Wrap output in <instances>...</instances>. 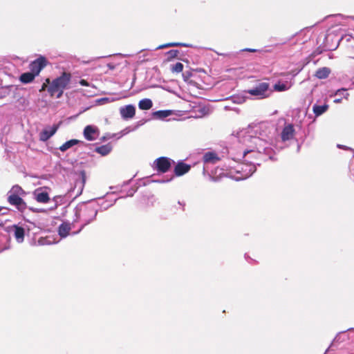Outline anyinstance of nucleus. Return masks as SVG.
I'll use <instances>...</instances> for the list:
<instances>
[{
  "mask_svg": "<svg viewBox=\"0 0 354 354\" xmlns=\"http://www.w3.org/2000/svg\"><path fill=\"white\" fill-rule=\"evenodd\" d=\"M7 211H8L7 208L0 207V213H1L2 214H5Z\"/></svg>",
  "mask_w": 354,
  "mask_h": 354,
  "instance_id": "obj_35",
  "label": "nucleus"
},
{
  "mask_svg": "<svg viewBox=\"0 0 354 354\" xmlns=\"http://www.w3.org/2000/svg\"><path fill=\"white\" fill-rule=\"evenodd\" d=\"M57 126H53L44 129L39 133V140L41 141H47L50 137H52L57 131Z\"/></svg>",
  "mask_w": 354,
  "mask_h": 354,
  "instance_id": "obj_12",
  "label": "nucleus"
},
{
  "mask_svg": "<svg viewBox=\"0 0 354 354\" xmlns=\"http://www.w3.org/2000/svg\"><path fill=\"white\" fill-rule=\"evenodd\" d=\"M272 130L273 129L266 124H259L238 133L239 142L244 145L249 142L254 144L257 151L256 152L254 149L244 150L241 154L233 158L235 161L244 158L245 161L249 162V163L241 165V170L238 171L241 176L236 178V180L246 179L256 171V163L249 161V158H247L248 154L263 153L268 156L269 159H273L274 151L271 147L272 139L269 136Z\"/></svg>",
  "mask_w": 354,
  "mask_h": 354,
  "instance_id": "obj_1",
  "label": "nucleus"
},
{
  "mask_svg": "<svg viewBox=\"0 0 354 354\" xmlns=\"http://www.w3.org/2000/svg\"><path fill=\"white\" fill-rule=\"evenodd\" d=\"M136 192V189H131L129 191V192H128V194H127V196H133Z\"/></svg>",
  "mask_w": 354,
  "mask_h": 354,
  "instance_id": "obj_33",
  "label": "nucleus"
},
{
  "mask_svg": "<svg viewBox=\"0 0 354 354\" xmlns=\"http://www.w3.org/2000/svg\"><path fill=\"white\" fill-rule=\"evenodd\" d=\"M71 80V73L63 72L59 77L54 79L52 82L47 78L39 91L42 92L47 89L51 97L56 96L57 98H60L64 93V91L68 88Z\"/></svg>",
  "mask_w": 354,
  "mask_h": 354,
  "instance_id": "obj_2",
  "label": "nucleus"
},
{
  "mask_svg": "<svg viewBox=\"0 0 354 354\" xmlns=\"http://www.w3.org/2000/svg\"><path fill=\"white\" fill-rule=\"evenodd\" d=\"M13 232L14 236L17 243H21L24 240L25 230L22 227L14 225L10 227V231Z\"/></svg>",
  "mask_w": 354,
  "mask_h": 354,
  "instance_id": "obj_11",
  "label": "nucleus"
},
{
  "mask_svg": "<svg viewBox=\"0 0 354 354\" xmlns=\"http://www.w3.org/2000/svg\"><path fill=\"white\" fill-rule=\"evenodd\" d=\"M191 169V166L183 162H178L175 168L174 173L176 176H180L187 173Z\"/></svg>",
  "mask_w": 354,
  "mask_h": 354,
  "instance_id": "obj_13",
  "label": "nucleus"
},
{
  "mask_svg": "<svg viewBox=\"0 0 354 354\" xmlns=\"http://www.w3.org/2000/svg\"><path fill=\"white\" fill-rule=\"evenodd\" d=\"M203 160L207 164H216L220 160V158L215 152L209 151L204 154Z\"/></svg>",
  "mask_w": 354,
  "mask_h": 354,
  "instance_id": "obj_15",
  "label": "nucleus"
},
{
  "mask_svg": "<svg viewBox=\"0 0 354 354\" xmlns=\"http://www.w3.org/2000/svg\"><path fill=\"white\" fill-rule=\"evenodd\" d=\"M30 209L32 210L34 212H42L41 210L38 209H32V208H31Z\"/></svg>",
  "mask_w": 354,
  "mask_h": 354,
  "instance_id": "obj_38",
  "label": "nucleus"
},
{
  "mask_svg": "<svg viewBox=\"0 0 354 354\" xmlns=\"http://www.w3.org/2000/svg\"><path fill=\"white\" fill-rule=\"evenodd\" d=\"M57 197H58V196H55V197H54L53 200H54V201H56V198H57Z\"/></svg>",
  "mask_w": 354,
  "mask_h": 354,
  "instance_id": "obj_41",
  "label": "nucleus"
},
{
  "mask_svg": "<svg viewBox=\"0 0 354 354\" xmlns=\"http://www.w3.org/2000/svg\"><path fill=\"white\" fill-rule=\"evenodd\" d=\"M171 179H172V178H169V179H167V180H161L160 182H161V183H167V182H169Z\"/></svg>",
  "mask_w": 354,
  "mask_h": 354,
  "instance_id": "obj_39",
  "label": "nucleus"
},
{
  "mask_svg": "<svg viewBox=\"0 0 354 354\" xmlns=\"http://www.w3.org/2000/svg\"><path fill=\"white\" fill-rule=\"evenodd\" d=\"M295 129L292 124H288L283 128L281 136L283 141H287L293 138Z\"/></svg>",
  "mask_w": 354,
  "mask_h": 354,
  "instance_id": "obj_14",
  "label": "nucleus"
},
{
  "mask_svg": "<svg viewBox=\"0 0 354 354\" xmlns=\"http://www.w3.org/2000/svg\"><path fill=\"white\" fill-rule=\"evenodd\" d=\"M97 214V210L91 206H85L83 209H80L75 213L77 218H80L84 223L82 227L93 221Z\"/></svg>",
  "mask_w": 354,
  "mask_h": 354,
  "instance_id": "obj_3",
  "label": "nucleus"
},
{
  "mask_svg": "<svg viewBox=\"0 0 354 354\" xmlns=\"http://www.w3.org/2000/svg\"><path fill=\"white\" fill-rule=\"evenodd\" d=\"M112 145L110 143H108L104 145L97 147L95 149V151L100 153L102 156H107L112 151Z\"/></svg>",
  "mask_w": 354,
  "mask_h": 354,
  "instance_id": "obj_17",
  "label": "nucleus"
},
{
  "mask_svg": "<svg viewBox=\"0 0 354 354\" xmlns=\"http://www.w3.org/2000/svg\"><path fill=\"white\" fill-rule=\"evenodd\" d=\"M178 54V50H171L167 52V55L169 58H174V57H177Z\"/></svg>",
  "mask_w": 354,
  "mask_h": 354,
  "instance_id": "obj_30",
  "label": "nucleus"
},
{
  "mask_svg": "<svg viewBox=\"0 0 354 354\" xmlns=\"http://www.w3.org/2000/svg\"><path fill=\"white\" fill-rule=\"evenodd\" d=\"M79 142V140L75 139H72L64 143L62 146L59 147V150L62 151H65L67 149H70L73 146L75 145Z\"/></svg>",
  "mask_w": 354,
  "mask_h": 354,
  "instance_id": "obj_25",
  "label": "nucleus"
},
{
  "mask_svg": "<svg viewBox=\"0 0 354 354\" xmlns=\"http://www.w3.org/2000/svg\"><path fill=\"white\" fill-rule=\"evenodd\" d=\"M334 95L337 97L333 100V102L335 104H339V103L342 102V98L347 100L348 98L349 93L347 92L346 88H342L337 90L335 92Z\"/></svg>",
  "mask_w": 354,
  "mask_h": 354,
  "instance_id": "obj_16",
  "label": "nucleus"
},
{
  "mask_svg": "<svg viewBox=\"0 0 354 354\" xmlns=\"http://www.w3.org/2000/svg\"><path fill=\"white\" fill-rule=\"evenodd\" d=\"M241 52L255 53V52L259 51V50H257V49H254V48H243V49L241 50Z\"/></svg>",
  "mask_w": 354,
  "mask_h": 354,
  "instance_id": "obj_31",
  "label": "nucleus"
},
{
  "mask_svg": "<svg viewBox=\"0 0 354 354\" xmlns=\"http://www.w3.org/2000/svg\"><path fill=\"white\" fill-rule=\"evenodd\" d=\"M71 225L69 223H64L59 227L58 233L62 238L66 237L71 230Z\"/></svg>",
  "mask_w": 354,
  "mask_h": 354,
  "instance_id": "obj_18",
  "label": "nucleus"
},
{
  "mask_svg": "<svg viewBox=\"0 0 354 354\" xmlns=\"http://www.w3.org/2000/svg\"><path fill=\"white\" fill-rule=\"evenodd\" d=\"M274 88L277 91H284L288 89V86L284 83L279 82L274 84Z\"/></svg>",
  "mask_w": 354,
  "mask_h": 354,
  "instance_id": "obj_27",
  "label": "nucleus"
},
{
  "mask_svg": "<svg viewBox=\"0 0 354 354\" xmlns=\"http://www.w3.org/2000/svg\"><path fill=\"white\" fill-rule=\"evenodd\" d=\"M328 109V104L317 105L314 104L313 106V111L315 115L318 117L324 113Z\"/></svg>",
  "mask_w": 354,
  "mask_h": 354,
  "instance_id": "obj_19",
  "label": "nucleus"
},
{
  "mask_svg": "<svg viewBox=\"0 0 354 354\" xmlns=\"http://www.w3.org/2000/svg\"><path fill=\"white\" fill-rule=\"evenodd\" d=\"M171 112L169 110H160L153 113L154 118L157 119H164L171 115Z\"/></svg>",
  "mask_w": 354,
  "mask_h": 354,
  "instance_id": "obj_24",
  "label": "nucleus"
},
{
  "mask_svg": "<svg viewBox=\"0 0 354 354\" xmlns=\"http://www.w3.org/2000/svg\"><path fill=\"white\" fill-rule=\"evenodd\" d=\"M172 162L174 161L169 158L160 157L154 161L153 167L158 171L165 173L170 169Z\"/></svg>",
  "mask_w": 354,
  "mask_h": 354,
  "instance_id": "obj_5",
  "label": "nucleus"
},
{
  "mask_svg": "<svg viewBox=\"0 0 354 354\" xmlns=\"http://www.w3.org/2000/svg\"><path fill=\"white\" fill-rule=\"evenodd\" d=\"M173 46L189 47L190 45L187 44H185V43L173 42V43H168V44H164V45H160L158 47H157L156 49H162V48H167V47H173Z\"/></svg>",
  "mask_w": 354,
  "mask_h": 354,
  "instance_id": "obj_26",
  "label": "nucleus"
},
{
  "mask_svg": "<svg viewBox=\"0 0 354 354\" xmlns=\"http://www.w3.org/2000/svg\"><path fill=\"white\" fill-rule=\"evenodd\" d=\"M152 101L148 98L142 99L138 103V107L141 110H149L152 107Z\"/></svg>",
  "mask_w": 354,
  "mask_h": 354,
  "instance_id": "obj_22",
  "label": "nucleus"
},
{
  "mask_svg": "<svg viewBox=\"0 0 354 354\" xmlns=\"http://www.w3.org/2000/svg\"><path fill=\"white\" fill-rule=\"evenodd\" d=\"M47 65L46 59L40 56L30 64V72L34 73L35 76L38 75L41 71Z\"/></svg>",
  "mask_w": 354,
  "mask_h": 354,
  "instance_id": "obj_6",
  "label": "nucleus"
},
{
  "mask_svg": "<svg viewBox=\"0 0 354 354\" xmlns=\"http://www.w3.org/2000/svg\"><path fill=\"white\" fill-rule=\"evenodd\" d=\"M269 84L261 82L255 87L248 91V93L257 99H263L269 96Z\"/></svg>",
  "mask_w": 354,
  "mask_h": 354,
  "instance_id": "obj_4",
  "label": "nucleus"
},
{
  "mask_svg": "<svg viewBox=\"0 0 354 354\" xmlns=\"http://www.w3.org/2000/svg\"><path fill=\"white\" fill-rule=\"evenodd\" d=\"M108 67L110 68V69H113L114 68V66H111L110 64H108Z\"/></svg>",
  "mask_w": 354,
  "mask_h": 354,
  "instance_id": "obj_40",
  "label": "nucleus"
},
{
  "mask_svg": "<svg viewBox=\"0 0 354 354\" xmlns=\"http://www.w3.org/2000/svg\"><path fill=\"white\" fill-rule=\"evenodd\" d=\"M330 73V70L328 68L323 67V68H319L316 71L315 76L318 79H320V80L325 79L329 75Z\"/></svg>",
  "mask_w": 354,
  "mask_h": 354,
  "instance_id": "obj_21",
  "label": "nucleus"
},
{
  "mask_svg": "<svg viewBox=\"0 0 354 354\" xmlns=\"http://www.w3.org/2000/svg\"><path fill=\"white\" fill-rule=\"evenodd\" d=\"M99 134L98 129L92 125L86 126L84 129V136L89 141L95 140L99 136Z\"/></svg>",
  "mask_w": 354,
  "mask_h": 354,
  "instance_id": "obj_9",
  "label": "nucleus"
},
{
  "mask_svg": "<svg viewBox=\"0 0 354 354\" xmlns=\"http://www.w3.org/2000/svg\"><path fill=\"white\" fill-rule=\"evenodd\" d=\"M39 242L41 244H44V242H43V241H41V240H39ZM45 243H46V244H51V243H52V242H51L50 241H46L45 242Z\"/></svg>",
  "mask_w": 354,
  "mask_h": 354,
  "instance_id": "obj_37",
  "label": "nucleus"
},
{
  "mask_svg": "<svg viewBox=\"0 0 354 354\" xmlns=\"http://www.w3.org/2000/svg\"><path fill=\"white\" fill-rule=\"evenodd\" d=\"M36 76L31 72L24 73L21 75L19 80L22 83L28 84L31 82Z\"/></svg>",
  "mask_w": 354,
  "mask_h": 354,
  "instance_id": "obj_23",
  "label": "nucleus"
},
{
  "mask_svg": "<svg viewBox=\"0 0 354 354\" xmlns=\"http://www.w3.org/2000/svg\"><path fill=\"white\" fill-rule=\"evenodd\" d=\"M47 189L49 188L46 187H42L37 188L33 192L34 198L40 203H47L50 201V197Z\"/></svg>",
  "mask_w": 354,
  "mask_h": 354,
  "instance_id": "obj_8",
  "label": "nucleus"
},
{
  "mask_svg": "<svg viewBox=\"0 0 354 354\" xmlns=\"http://www.w3.org/2000/svg\"><path fill=\"white\" fill-rule=\"evenodd\" d=\"M183 70V64L180 62H177L171 67V71L173 73H180Z\"/></svg>",
  "mask_w": 354,
  "mask_h": 354,
  "instance_id": "obj_28",
  "label": "nucleus"
},
{
  "mask_svg": "<svg viewBox=\"0 0 354 354\" xmlns=\"http://www.w3.org/2000/svg\"><path fill=\"white\" fill-rule=\"evenodd\" d=\"M80 84H81V85H82V86H87V85H88V84H87L86 81V80H82L80 81Z\"/></svg>",
  "mask_w": 354,
  "mask_h": 354,
  "instance_id": "obj_36",
  "label": "nucleus"
},
{
  "mask_svg": "<svg viewBox=\"0 0 354 354\" xmlns=\"http://www.w3.org/2000/svg\"><path fill=\"white\" fill-rule=\"evenodd\" d=\"M116 199L113 201H103L102 203L100 204V207L103 209H106L109 207L113 205V204L115 203Z\"/></svg>",
  "mask_w": 354,
  "mask_h": 354,
  "instance_id": "obj_29",
  "label": "nucleus"
},
{
  "mask_svg": "<svg viewBox=\"0 0 354 354\" xmlns=\"http://www.w3.org/2000/svg\"><path fill=\"white\" fill-rule=\"evenodd\" d=\"M120 113L121 117L124 120L132 118L135 115L136 108L132 104L126 105L120 107Z\"/></svg>",
  "mask_w": 354,
  "mask_h": 354,
  "instance_id": "obj_10",
  "label": "nucleus"
},
{
  "mask_svg": "<svg viewBox=\"0 0 354 354\" xmlns=\"http://www.w3.org/2000/svg\"><path fill=\"white\" fill-rule=\"evenodd\" d=\"M353 19H354V17H353Z\"/></svg>",
  "mask_w": 354,
  "mask_h": 354,
  "instance_id": "obj_42",
  "label": "nucleus"
},
{
  "mask_svg": "<svg viewBox=\"0 0 354 354\" xmlns=\"http://www.w3.org/2000/svg\"><path fill=\"white\" fill-rule=\"evenodd\" d=\"M21 196L8 195V202L15 206L19 212H24L27 207L26 202Z\"/></svg>",
  "mask_w": 354,
  "mask_h": 354,
  "instance_id": "obj_7",
  "label": "nucleus"
},
{
  "mask_svg": "<svg viewBox=\"0 0 354 354\" xmlns=\"http://www.w3.org/2000/svg\"><path fill=\"white\" fill-rule=\"evenodd\" d=\"M8 195H15L25 196L26 192L18 185L12 187L11 189L8 193Z\"/></svg>",
  "mask_w": 354,
  "mask_h": 354,
  "instance_id": "obj_20",
  "label": "nucleus"
},
{
  "mask_svg": "<svg viewBox=\"0 0 354 354\" xmlns=\"http://www.w3.org/2000/svg\"><path fill=\"white\" fill-rule=\"evenodd\" d=\"M337 147L339 149H346V150H353L351 148L348 147L344 145H337Z\"/></svg>",
  "mask_w": 354,
  "mask_h": 354,
  "instance_id": "obj_32",
  "label": "nucleus"
},
{
  "mask_svg": "<svg viewBox=\"0 0 354 354\" xmlns=\"http://www.w3.org/2000/svg\"><path fill=\"white\" fill-rule=\"evenodd\" d=\"M178 204L180 205L182 211H184L185 210V203L184 202H182V201H178Z\"/></svg>",
  "mask_w": 354,
  "mask_h": 354,
  "instance_id": "obj_34",
  "label": "nucleus"
}]
</instances>
